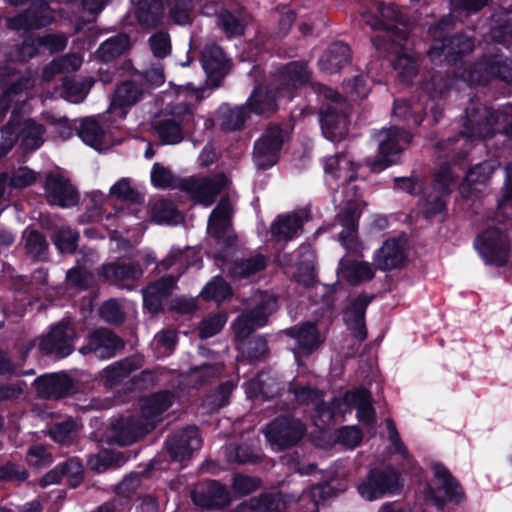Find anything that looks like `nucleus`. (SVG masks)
<instances>
[{
  "label": "nucleus",
  "mask_w": 512,
  "mask_h": 512,
  "mask_svg": "<svg viewBox=\"0 0 512 512\" xmlns=\"http://www.w3.org/2000/svg\"><path fill=\"white\" fill-rule=\"evenodd\" d=\"M110 195L131 203H139L142 200L141 194L131 187L130 181L126 178L119 180L110 188Z\"/></svg>",
  "instance_id": "62"
},
{
  "label": "nucleus",
  "mask_w": 512,
  "mask_h": 512,
  "mask_svg": "<svg viewBox=\"0 0 512 512\" xmlns=\"http://www.w3.org/2000/svg\"><path fill=\"white\" fill-rule=\"evenodd\" d=\"M404 44L398 47V52H395L391 46H387L388 50H378L384 56L387 54H396L397 59L393 62L394 69L397 71L398 76L404 82L410 81L417 74V65L415 60L406 54H400L401 48Z\"/></svg>",
  "instance_id": "52"
},
{
  "label": "nucleus",
  "mask_w": 512,
  "mask_h": 512,
  "mask_svg": "<svg viewBox=\"0 0 512 512\" xmlns=\"http://www.w3.org/2000/svg\"><path fill=\"white\" fill-rule=\"evenodd\" d=\"M192 500L195 505L202 508H221L230 503V495L219 482L206 481L194 486Z\"/></svg>",
  "instance_id": "24"
},
{
  "label": "nucleus",
  "mask_w": 512,
  "mask_h": 512,
  "mask_svg": "<svg viewBox=\"0 0 512 512\" xmlns=\"http://www.w3.org/2000/svg\"><path fill=\"white\" fill-rule=\"evenodd\" d=\"M234 389V383L232 381H226L222 383L217 390L208 395L202 402L203 408L207 413H213L224 407L229 400Z\"/></svg>",
  "instance_id": "53"
},
{
  "label": "nucleus",
  "mask_w": 512,
  "mask_h": 512,
  "mask_svg": "<svg viewBox=\"0 0 512 512\" xmlns=\"http://www.w3.org/2000/svg\"><path fill=\"white\" fill-rule=\"evenodd\" d=\"M236 341L237 350L243 359L250 363L260 362L269 356L267 339L262 335L247 337Z\"/></svg>",
  "instance_id": "32"
},
{
  "label": "nucleus",
  "mask_w": 512,
  "mask_h": 512,
  "mask_svg": "<svg viewBox=\"0 0 512 512\" xmlns=\"http://www.w3.org/2000/svg\"><path fill=\"white\" fill-rule=\"evenodd\" d=\"M77 338L76 329L70 319H62L53 325L50 331L40 339L39 350L45 355L63 358L74 350Z\"/></svg>",
  "instance_id": "12"
},
{
  "label": "nucleus",
  "mask_w": 512,
  "mask_h": 512,
  "mask_svg": "<svg viewBox=\"0 0 512 512\" xmlns=\"http://www.w3.org/2000/svg\"><path fill=\"white\" fill-rule=\"evenodd\" d=\"M202 65L207 79L204 86L194 87L188 84L187 88L195 91L196 99H202V92L206 88L219 87L231 68V62L226 57L223 49L216 44L206 45L202 52Z\"/></svg>",
  "instance_id": "11"
},
{
  "label": "nucleus",
  "mask_w": 512,
  "mask_h": 512,
  "mask_svg": "<svg viewBox=\"0 0 512 512\" xmlns=\"http://www.w3.org/2000/svg\"><path fill=\"white\" fill-rule=\"evenodd\" d=\"M192 118V112L185 103L167 106L152 121V127L162 143L176 144L183 139L182 125Z\"/></svg>",
  "instance_id": "9"
},
{
  "label": "nucleus",
  "mask_w": 512,
  "mask_h": 512,
  "mask_svg": "<svg viewBox=\"0 0 512 512\" xmlns=\"http://www.w3.org/2000/svg\"><path fill=\"white\" fill-rule=\"evenodd\" d=\"M444 21L429 29V33L433 38V44L428 54L432 60L440 58L442 55L449 59L455 60L457 56L472 52L474 48L473 40L465 35H455L450 38L442 37L444 29Z\"/></svg>",
  "instance_id": "14"
},
{
  "label": "nucleus",
  "mask_w": 512,
  "mask_h": 512,
  "mask_svg": "<svg viewBox=\"0 0 512 512\" xmlns=\"http://www.w3.org/2000/svg\"><path fill=\"white\" fill-rule=\"evenodd\" d=\"M495 166L492 162H483L474 166L466 174L464 182L460 186L461 194L464 197L471 196L472 192L476 189L477 185H482L488 182L493 174Z\"/></svg>",
  "instance_id": "41"
},
{
  "label": "nucleus",
  "mask_w": 512,
  "mask_h": 512,
  "mask_svg": "<svg viewBox=\"0 0 512 512\" xmlns=\"http://www.w3.org/2000/svg\"><path fill=\"white\" fill-rule=\"evenodd\" d=\"M124 458L120 453L102 450L96 455H92L88 464L96 472H102L112 467H117L123 462Z\"/></svg>",
  "instance_id": "55"
},
{
  "label": "nucleus",
  "mask_w": 512,
  "mask_h": 512,
  "mask_svg": "<svg viewBox=\"0 0 512 512\" xmlns=\"http://www.w3.org/2000/svg\"><path fill=\"white\" fill-rule=\"evenodd\" d=\"M289 391L294 395L300 405H313L319 417L331 420L336 415H344L352 408L358 411V418L366 424H373L375 411L371 404V395L364 388L348 391L342 398L333 399L330 405H326L322 399V393L310 386L292 384Z\"/></svg>",
  "instance_id": "1"
},
{
  "label": "nucleus",
  "mask_w": 512,
  "mask_h": 512,
  "mask_svg": "<svg viewBox=\"0 0 512 512\" xmlns=\"http://www.w3.org/2000/svg\"><path fill=\"white\" fill-rule=\"evenodd\" d=\"M351 59L350 48L348 45L339 42L333 44L321 57L320 67L329 74L336 73L348 64Z\"/></svg>",
  "instance_id": "35"
},
{
  "label": "nucleus",
  "mask_w": 512,
  "mask_h": 512,
  "mask_svg": "<svg viewBox=\"0 0 512 512\" xmlns=\"http://www.w3.org/2000/svg\"><path fill=\"white\" fill-rule=\"evenodd\" d=\"M432 470L434 472L435 479L437 480L440 488L444 490L446 496L451 501H461L464 496L463 491L449 470L440 463H434L432 465Z\"/></svg>",
  "instance_id": "45"
},
{
  "label": "nucleus",
  "mask_w": 512,
  "mask_h": 512,
  "mask_svg": "<svg viewBox=\"0 0 512 512\" xmlns=\"http://www.w3.org/2000/svg\"><path fill=\"white\" fill-rule=\"evenodd\" d=\"M232 215L231 202L223 197L208 219V234L227 247L235 245L237 241V236L232 231Z\"/></svg>",
  "instance_id": "16"
},
{
  "label": "nucleus",
  "mask_w": 512,
  "mask_h": 512,
  "mask_svg": "<svg viewBox=\"0 0 512 512\" xmlns=\"http://www.w3.org/2000/svg\"><path fill=\"white\" fill-rule=\"evenodd\" d=\"M249 387L255 396L261 395L265 399H270L280 393L283 389V383L279 381L276 375L262 372L250 382Z\"/></svg>",
  "instance_id": "44"
},
{
  "label": "nucleus",
  "mask_w": 512,
  "mask_h": 512,
  "mask_svg": "<svg viewBox=\"0 0 512 512\" xmlns=\"http://www.w3.org/2000/svg\"><path fill=\"white\" fill-rule=\"evenodd\" d=\"M129 37L125 34L114 36L103 42L96 55L103 62H110L129 49Z\"/></svg>",
  "instance_id": "48"
},
{
  "label": "nucleus",
  "mask_w": 512,
  "mask_h": 512,
  "mask_svg": "<svg viewBox=\"0 0 512 512\" xmlns=\"http://www.w3.org/2000/svg\"><path fill=\"white\" fill-rule=\"evenodd\" d=\"M325 98L332 101L321 109L323 134L331 141H341L348 133V122L342 107L345 100L334 90L322 87Z\"/></svg>",
  "instance_id": "10"
},
{
  "label": "nucleus",
  "mask_w": 512,
  "mask_h": 512,
  "mask_svg": "<svg viewBox=\"0 0 512 512\" xmlns=\"http://www.w3.org/2000/svg\"><path fill=\"white\" fill-rule=\"evenodd\" d=\"M101 318L110 324H121L125 320V313L121 305L115 299L103 303L99 310Z\"/></svg>",
  "instance_id": "64"
},
{
  "label": "nucleus",
  "mask_w": 512,
  "mask_h": 512,
  "mask_svg": "<svg viewBox=\"0 0 512 512\" xmlns=\"http://www.w3.org/2000/svg\"><path fill=\"white\" fill-rule=\"evenodd\" d=\"M324 171L343 182H350L356 179L353 162L344 154H337L327 158L324 164Z\"/></svg>",
  "instance_id": "42"
},
{
  "label": "nucleus",
  "mask_w": 512,
  "mask_h": 512,
  "mask_svg": "<svg viewBox=\"0 0 512 512\" xmlns=\"http://www.w3.org/2000/svg\"><path fill=\"white\" fill-rule=\"evenodd\" d=\"M30 84L29 78H21L13 83L0 97V113L5 115L8 110L12 107L13 103L18 102L15 97L25 91Z\"/></svg>",
  "instance_id": "60"
},
{
  "label": "nucleus",
  "mask_w": 512,
  "mask_h": 512,
  "mask_svg": "<svg viewBox=\"0 0 512 512\" xmlns=\"http://www.w3.org/2000/svg\"><path fill=\"white\" fill-rule=\"evenodd\" d=\"M46 198L50 204L61 207L74 206L79 201V194L69 179L59 174H49L45 181Z\"/></svg>",
  "instance_id": "23"
},
{
  "label": "nucleus",
  "mask_w": 512,
  "mask_h": 512,
  "mask_svg": "<svg viewBox=\"0 0 512 512\" xmlns=\"http://www.w3.org/2000/svg\"><path fill=\"white\" fill-rule=\"evenodd\" d=\"M279 88L276 85H259L255 87L247 100L246 107L249 112L265 115L277 110V95Z\"/></svg>",
  "instance_id": "26"
},
{
  "label": "nucleus",
  "mask_w": 512,
  "mask_h": 512,
  "mask_svg": "<svg viewBox=\"0 0 512 512\" xmlns=\"http://www.w3.org/2000/svg\"><path fill=\"white\" fill-rule=\"evenodd\" d=\"M305 424L294 417L280 416L271 421L263 430L268 442L279 449L296 445L306 434Z\"/></svg>",
  "instance_id": "13"
},
{
  "label": "nucleus",
  "mask_w": 512,
  "mask_h": 512,
  "mask_svg": "<svg viewBox=\"0 0 512 512\" xmlns=\"http://www.w3.org/2000/svg\"><path fill=\"white\" fill-rule=\"evenodd\" d=\"M494 66L492 65V57H484L479 61L469 65L463 69L459 77L468 84H487L493 79Z\"/></svg>",
  "instance_id": "37"
},
{
  "label": "nucleus",
  "mask_w": 512,
  "mask_h": 512,
  "mask_svg": "<svg viewBox=\"0 0 512 512\" xmlns=\"http://www.w3.org/2000/svg\"><path fill=\"white\" fill-rule=\"evenodd\" d=\"M226 183L227 179L224 174H218L213 177L192 176L180 180L178 188L189 194L196 203L210 206Z\"/></svg>",
  "instance_id": "15"
},
{
  "label": "nucleus",
  "mask_w": 512,
  "mask_h": 512,
  "mask_svg": "<svg viewBox=\"0 0 512 512\" xmlns=\"http://www.w3.org/2000/svg\"><path fill=\"white\" fill-rule=\"evenodd\" d=\"M308 219L309 211L307 209L280 216L271 225V235L277 241H289L302 228L303 222Z\"/></svg>",
  "instance_id": "27"
},
{
  "label": "nucleus",
  "mask_w": 512,
  "mask_h": 512,
  "mask_svg": "<svg viewBox=\"0 0 512 512\" xmlns=\"http://www.w3.org/2000/svg\"><path fill=\"white\" fill-rule=\"evenodd\" d=\"M218 24L228 37L239 36L244 33L243 19L233 15L229 10L222 9L217 16Z\"/></svg>",
  "instance_id": "58"
},
{
  "label": "nucleus",
  "mask_w": 512,
  "mask_h": 512,
  "mask_svg": "<svg viewBox=\"0 0 512 512\" xmlns=\"http://www.w3.org/2000/svg\"><path fill=\"white\" fill-rule=\"evenodd\" d=\"M401 487L399 475L394 469H375L359 485V492L364 498L371 501L384 494L395 493Z\"/></svg>",
  "instance_id": "17"
},
{
  "label": "nucleus",
  "mask_w": 512,
  "mask_h": 512,
  "mask_svg": "<svg viewBox=\"0 0 512 512\" xmlns=\"http://www.w3.org/2000/svg\"><path fill=\"white\" fill-rule=\"evenodd\" d=\"M496 217L500 226L488 225L478 235L476 248L488 263L504 265L511 251V240L506 231V226L512 224V170L509 166L506 168L503 197L499 201Z\"/></svg>",
  "instance_id": "2"
},
{
  "label": "nucleus",
  "mask_w": 512,
  "mask_h": 512,
  "mask_svg": "<svg viewBox=\"0 0 512 512\" xmlns=\"http://www.w3.org/2000/svg\"><path fill=\"white\" fill-rule=\"evenodd\" d=\"M267 266V258L262 254H256L248 258L235 259L224 263L223 270L234 279L250 277Z\"/></svg>",
  "instance_id": "30"
},
{
  "label": "nucleus",
  "mask_w": 512,
  "mask_h": 512,
  "mask_svg": "<svg viewBox=\"0 0 512 512\" xmlns=\"http://www.w3.org/2000/svg\"><path fill=\"white\" fill-rule=\"evenodd\" d=\"M494 66L492 65V57H484L479 61L469 65L463 69L459 77L468 84H487L493 79Z\"/></svg>",
  "instance_id": "38"
},
{
  "label": "nucleus",
  "mask_w": 512,
  "mask_h": 512,
  "mask_svg": "<svg viewBox=\"0 0 512 512\" xmlns=\"http://www.w3.org/2000/svg\"><path fill=\"white\" fill-rule=\"evenodd\" d=\"M179 276L166 275L150 282L143 290L144 308L156 315L163 309V301L169 298L177 288Z\"/></svg>",
  "instance_id": "21"
},
{
  "label": "nucleus",
  "mask_w": 512,
  "mask_h": 512,
  "mask_svg": "<svg viewBox=\"0 0 512 512\" xmlns=\"http://www.w3.org/2000/svg\"><path fill=\"white\" fill-rule=\"evenodd\" d=\"M378 144V155L373 161L367 162L371 171L385 169L395 162V156L406 149L412 140V135L398 127L384 128L375 135Z\"/></svg>",
  "instance_id": "8"
},
{
  "label": "nucleus",
  "mask_w": 512,
  "mask_h": 512,
  "mask_svg": "<svg viewBox=\"0 0 512 512\" xmlns=\"http://www.w3.org/2000/svg\"><path fill=\"white\" fill-rule=\"evenodd\" d=\"M293 279L305 288H310L317 283L314 255L309 250L305 249L301 253Z\"/></svg>",
  "instance_id": "47"
},
{
  "label": "nucleus",
  "mask_w": 512,
  "mask_h": 512,
  "mask_svg": "<svg viewBox=\"0 0 512 512\" xmlns=\"http://www.w3.org/2000/svg\"><path fill=\"white\" fill-rule=\"evenodd\" d=\"M78 234L67 227L60 228L54 237V243L63 253H73L77 248Z\"/></svg>",
  "instance_id": "63"
},
{
  "label": "nucleus",
  "mask_w": 512,
  "mask_h": 512,
  "mask_svg": "<svg viewBox=\"0 0 512 512\" xmlns=\"http://www.w3.org/2000/svg\"><path fill=\"white\" fill-rule=\"evenodd\" d=\"M9 5L18 7L30 3L24 11L5 19L8 29L14 31H31L47 26L54 20L52 9L44 0H5Z\"/></svg>",
  "instance_id": "7"
},
{
  "label": "nucleus",
  "mask_w": 512,
  "mask_h": 512,
  "mask_svg": "<svg viewBox=\"0 0 512 512\" xmlns=\"http://www.w3.org/2000/svg\"><path fill=\"white\" fill-rule=\"evenodd\" d=\"M201 296L205 300H213L220 303L232 296V289L222 277L218 276L204 287Z\"/></svg>",
  "instance_id": "54"
},
{
  "label": "nucleus",
  "mask_w": 512,
  "mask_h": 512,
  "mask_svg": "<svg viewBox=\"0 0 512 512\" xmlns=\"http://www.w3.org/2000/svg\"><path fill=\"white\" fill-rule=\"evenodd\" d=\"M283 143L282 129L278 125L266 129L254 145L253 159L259 169H266L278 161V152Z\"/></svg>",
  "instance_id": "19"
},
{
  "label": "nucleus",
  "mask_w": 512,
  "mask_h": 512,
  "mask_svg": "<svg viewBox=\"0 0 512 512\" xmlns=\"http://www.w3.org/2000/svg\"><path fill=\"white\" fill-rule=\"evenodd\" d=\"M33 387L37 396L45 400H60L76 392L74 380L64 372L42 375Z\"/></svg>",
  "instance_id": "18"
},
{
  "label": "nucleus",
  "mask_w": 512,
  "mask_h": 512,
  "mask_svg": "<svg viewBox=\"0 0 512 512\" xmlns=\"http://www.w3.org/2000/svg\"><path fill=\"white\" fill-rule=\"evenodd\" d=\"M173 401L174 394L170 391H159L143 399L141 416H133L114 425L118 441L126 445L150 432Z\"/></svg>",
  "instance_id": "3"
},
{
  "label": "nucleus",
  "mask_w": 512,
  "mask_h": 512,
  "mask_svg": "<svg viewBox=\"0 0 512 512\" xmlns=\"http://www.w3.org/2000/svg\"><path fill=\"white\" fill-rule=\"evenodd\" d=\"M78 134L84 142L95 148H99L104 137L103 129L93 118H86L81 122Z\"/></svg>",
  "instance_id": "56"
},
{
  "label": "nucleus",
  "mask_w": 512,
  "mask_h": 512,
  "mask_svg": "<svg viewBox=\"0 0 512 512\" xmlns=\"http://www.w3.org/2000/svg\"><path fill=\"white\" fill-rule=\"evenodd\" d=\"M103 277L111 282L118 283L123 280H137L142 277L143 270L139 265L125 262H112L102 267Z\"/></svg>",
  "instance_id": "39"
},
{
  "label": "nucleus",
  "mask_w": 512,
  "mask_h": 512,
  "mask_svg": "<svg viewBox=\"0 0 512 512\" xmlns=\"http://www.w3.org/2000/svg\"><path fill=\"white\" fill-rule=\"evenodd\" d=\"M405 243L401 239H389L383 243L375 256L378 269L387 271L401 268L406 263Z\"/></svg>",
  "instance_id": "25"
},
{
  "label": "nucleus",
  "mask_w": 512,
  "mask_h": 512,
  "mask_svg": "<svg viewBox=\"0 0 512 512\" xmlns=\"http://www.w3.org/2000/svg\"><path fill=\"white\" fill-rule=\"evenodd\" d=\"M149 215L151 220L162 224H176L181 221V215L173 202L159 198L149 204Z\"/></svg>",
  "instance_id": "43"
},
{
  "label": "nucleus",
  "mask_w": 512,
  "mask_h": 512,
  "mask_svg": "<svg viewBox=\"0 0 512 512\" xmlns=\"http://www.w3.org/2000/svg\"><path fill=\"white\" fill-rule=\"evenodd\" d=\"M253 308L240 314L232 324L235 340L250 337L268 323L269 316L277 309V299L266 292H255L251 297Z\"/></svg>",
  "instance_id": "5"
},
{
  "label": "nucleus",
  "mask_w": 512,
  "mask_h": 512,
  "mask_svg": "<svg viewBox=\"0 0 512 512\" xmlns=\"http://www.w3.org/2000/svg\"><path fill=\"white\" fill-rule=\"evenodd\" d=\"M248 118V109L246 105L234 108H225L220 112L219 127L224 132H233L240 130Z\"/></svg>",
  "instance_id": "49"
},
{
  "label": "nucleus",
  "mask_w": 512,
  "mask_h": 512,
  "mask_svg": "<svg viewBox=\"0 0 512 512\" xmlns=\"http://www.w3.org/2000/svg\"><path fill=\"white\" fill-rule=\"evenodd\" d=\"M143 96L142 89L134 82L125 81L117 85L111 96L109 111L123 110L136 104Z\"/></svg>",
  "instance_id": "33"
},
{
  "label": "nucleus",
  "mask_w": 512,
  "mask_h": 512,
  "mask_svg": "<svg viewBox=\"0 0 512 512\" xmlns=\"http://www.w3.org/2000/svg\"><path fill=\"white\" fill-rule=\"evenodd\" d=\"M227 322L225 313L210 314L204 317L198 325V335L201 339L218 334Z\"/></svg>",
  "instance_id": "57"
},
{
  "label": "nucleus",
  "mask_w": 512,
  "mask_h": 512,
  "mask_svg": "<svg viewBox=\"0 0 512 512\" xmlns=\"http://www.w3.org/2000/svg\"><path fill=\"white\" fill-rule=\"evenodd\" d=\"M124 341L108 328H98L88 335V342L79 349L83 355L94 354L101 359L111 358L124 348Z\"/></svg>",
  "instance_id": "20"
},
{
  "label": "nucleus",
  "mask_w": 512,
  "mask_h": 512,
  "mask_svg": "<svg viewBox=\"0 0 512 512\" xmlns=\"http://www.w3.org/2000/svg\"><path fill=\"white\" fill-rule=\"evenodd\" d=\"M168 13L176 24H187L190 22L192 3L190 0H167Z\"/></svg>",
  "instance_id": "61"
},
{
  "label": "nucleus",
  "mask_w": 512,
  "mask_h": 512,
  "mask_svg": "<svg viewBox=\"0 0 512 512\" xmlns=\"http://www.w3.org/2000/svg\"><path fill=\"white\" fill-rule=\"evenodd\" d=\"M286 334L296 340L298 348L304 354L312 353L323 343L316 325L311 322L303 323L299 327H292L286 330Z\"/></svg>",
  "instance_id": "31"
},
{
  "label": "nucleus",
  "mask_w": 512,
  "mask_h": 512,
  "mask_svg": "<svg viewBox=\"0 0 512 512\" xmlns=\"http://www.w3.org/2000/svg\"><path fill=\"white\" fill-rule=\"evenodd\" d=\"M143 364L142 356L132 355L107 366L102 371V378L105 385L111 388L118 386L134 371L142 368Z\"/></svg>",
  "instance_id": "28"
},
{
  "label": "nucleus",
  "mask_w": 512,
  "mask_h": 512,
  "mask_svg": "<svg viewBox=\"0 0 512 512\" xmlns=\"http://www.w3.org/2000/svg\"><path fill=\"white\" fill-rule=\"evenodd\" d=\"M135 16L145 28H155L162 24L164 6L162 0H139Z\"/></svg>",
  "instance_id": "34"
},
{
  "label": "nucleus",
  "mask_w": 512,
  "mask_h": 512,
  "mask_svg": "<svg viewBox=\"0 0 512 512\" xmlns=\"http://www.w3.org/2000/svg\"><path fill=\"white\" fill-rule=\"evenodd\" d=\"M311 73L303 62L287 64L279 74V81L290 87H298L307 83Z\"/></svg>",
  "instance_id": "51"
},
{
  "label": "nucleus",
  "mask_w": 512,
  "mask_h": 512,
  "mask_svg": "<svg viewBox=\"0 0 512 512\" xmlns=\"http://www.w3.org/2000/svg\"><path fill=\"white\" fill-rule=\"evenodd\" d=\"M339 275L350 284L356 285L369 281L374 277V271L368 262L342 259L339 264Z\"/></svg>",
  "instance_id": "36"
},
{
  "label": "nucleus",
  "mask_w": 512,
  "mask_h": 512,
  "mask_svg": "<svg viewBox=\"0 0 512 512\" xmlns=\"http://www.w3.org/2000/svg\"><path fill=\"white\" fill-rule=\"evenodd\" d=\"M422 89L431 98H441L449 91L450 81L440 73H433L428 79L424 80Z\"/></svg>",
  "instance_id": "59"
},
{
  "label": "nucleus",
  "mask_w": 512,
  "mask_h": 512,
  "mask_svg": "<svg viewBox=\"0 0 512 512\" xmlns=\"http://www.w3.org/2000/svg\"><path fill=\"white\" fill-rule=\"evenodd\" d=\"M371 297L367 295H359L350 304L344 312V318L351 329L353 336L362 342L367 337V330L365 326V311Z\"/></svg>",
  "instance_id": "29"
},
{
  "label": "nucleus",
  "mask_w": 512,
  "mask_h": 512,
  "mask_svg": "<svg viewBox=\"0 0 512 512\" xmlns=\"http://www.w3.org/2000/svg\"><path fill=\"white\" fill-rule=\"evenodd\" d=\"M377 13L380 18L369 11L361 14L365 23L372 29L382 30V34L373 39L375 48L388 50L387 46H391L395 52H398V47L407 41L408 36L404 16L393 3L379 2Z\"/></svg>",
  "instance_id": "4"
},
{
  "label": "nucleus",
  "mask_w": 512,
  "mask_h": 512,
  "mask_svg": "<svg viewBox=\"0 0 512 512\" xmlns=\"http://www.w3.org/2000/svg\"><path fill=\"white\" fill-rule=\"evenodd\" d=\"M45 128L42 124L32 118L24 119L19 124V138L21 146L25 151H32L39 148L43 142Z\"/></svg>",
  "instance_id": "40"
},
{
  "label": "nucleus",
  "mask_w": 512,
  "mask_h": 512,
  "mask_svg": "<svg viewBox=\"0 0 512 512\" xmlns=\"http://www.w3.org/2000/svg\"><path fill=\"white\" fill-rule=\"evenodd\" d=\"M23 245L26 254L34 260H45L48 243L44 235L37 230H28L23 235Z\"/></svg>",
  "instance_id": "50"
},
{
  "label": "nucleus",
  "mask_w": 512,
  "mask_h": 512,
  "mask_svg": "<svg viewBox=\"0 0 512 512\" xmlns=\"http://www.w3.org/2000/svg\"><path fill=\"white\" fill-rule=\"evenodd\" d=\"M201 446L199 430L195 426L187 427L167 440L170 457L179 462L189 460L193 452Z\"/></svg>",
  "instance_id": "22"
},
{
  "label": "nucleus",
  "mask_w": 512,
  "mask_h": 512,
  "mask_svg": "<svg viewBox=\"0 0 512 512\" xmlns=\"http://www.w3.org/2000/svg\"><path fill=\"white\" fill-rule=\"evenodd\" d=\"M227 461L232 464H258L262 456L247 443H232L225 448Z\"/></svg>",
  "instance_id": "46"
},
{
  "label": "nucleus",
  "mask_w": 512,
  "mask_h": 512,
  "mask_svg": "<svg viewBox=\"0 0 512 512\" xmlns=\"http://www.w3.org/2000/svg\"><path fill=\"white\" fill-rule=\"evenodd\" d=\"M503 119V112L493 110L479 101L471 100L465 110L463 129L460 134L468 139L492 137L498 123Z\"/></svg>",
  "instance_id": "6"
}]
</instances>
